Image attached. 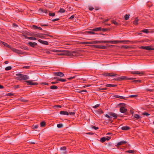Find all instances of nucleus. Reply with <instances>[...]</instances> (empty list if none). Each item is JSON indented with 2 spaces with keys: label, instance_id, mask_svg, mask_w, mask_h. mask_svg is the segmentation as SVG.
<instances>
[{
  "label": "nucleus",
  "instance_id": "f257e3e1",
  "mask_svg": "<svg viewBox=\"0 0 154 154\" xmlns=\"http://www.w3.org/2000/svg\"><path fill=\"white\" fill-rule=\"evenodd\" d=\"M16 75L17 76L16 79L19 80H26L29 79V76L26 75H23L21 74L18 73L16 74Z\"/></svg>",
  "mask_w": 154,
  "mask_h": 154
},
{
  "label": "nucleus",
  "instance_id": "f03ea898",
  "mask_svg": "<svg viewBox=\"0 0 154 154\" xmlns=\"http://www.w3.org/2000/svg\"><path fill=\"white\" fill-rule=\"evenodd\" d=\"M61 52H63V55H68L69 56H76V52L75 51H73L72 53L68 51L65 50H62Z\"/></svg>",
  "mask_w": 154,
  "mask_h": 154
},
{
  "label": "nucleus",
  "instance_id": "7ed1b4c3",
  "mask_svg": "<svg viewBox=\"0 0 154 154\" xmlns=\"http://www.w3.org/2000/svg\"><path fill=\"white\" fill-rule=\"evenodd\" d=\"M135 78H128L127 77L125 76H122L121 77H119L117 79H115V80L120 81V80H123L124 79H129V80H133L135 79Z\"/></svg>",
  "mask_w": 154,
  "mask_h": 154
},
{
  "label": "nucleus",
  "instance_id": "20e7f679",
  "mask_svg": "<svg viewBox=\"0 0 154 154\" xmlns=\"http://www.w3.org/2000/svg\"><path fill=\"white\" fill-rule=\"evenodd\" d=\"M88 46H91V47H94L95 48H100V49H105L106 48V47L105 46H100V45H88Z\"/></svg>",
  "mask_w": 154,
  "mask_h": 154
},
{
  "label": "nucleus",
  "instance_id": "39448f33",
  "mask_svg": "<svg viewBox=\"0 0 154 154\" xmlns=\"http://www.w3.org/2000/svg\"><path fill=\"white\" fill-rule=\"evenodd\" d=\"M45 35V34H41V33H38L35 34L33 35L36 37H38L42 38H44V35Z\"/></svg>",
  "mask_w": 154,
  "mask_h": 154
},
{
  "label": "nucleus",
  "instance_id": "423d86ee",
  "mask_svg": "<svg viewBox=\"0 0 154 154\" xmlns=\"http://www.w3.org/2000/svg\"><path fill=\"white\" fill-rule=\"evenodd\" d=\"M32 80H28L25 81L27 83V85H36L38 84V83L36 82H33Z\"/></svg>",
  "mask_w": 154,
  "mask_h": 154
},
{
  "label": "nucleus",
  "instance_id": "0eeeda50",
  "mask_svg": "<svg viewBox=\"0 0 154 154\" xmlns=\"http://www.w3.org/2000/svg\"><path fill=\"white\" fill-rule=\"evenodd\" d=\"M11 48L13 51L18 54H23V53L22 52V51H20L18 50L17 49L13 48Z\"/></svg>",
  "mask_w": 154,
  "mask_h": 154
},
{
  "label": "nucleus",
  "instance_id": "6e6552de",
  "mask_svg": "<svg viewBox=\"0 0 154 154\" xmlns=\"http://www.w3.org/2000/svg\"><path fill=\"white\" fill-rule=\"evenodd\" d=\"M60 152L62 154H66V148L65 147H63L60 148Z\"/></svg>",
  "mask_w": 154,
  "mask_h": 154
},
{
  "label": "nucleus",
  "instance_id": "1a4fd4ad",
  "mask_svg": "<svg viewBox=\"0 0 154 154\" xmlns=\"http://www.w3.org/2000/svg\"><path fill=\"white\" fill-rule=\"evenodd\" d=\"M131 73L133 74H138L140 75H144V73L143 72H140L139 71H132L131 72Z\"/></svg>",
  "mask_w": 154,
  "mask_h": 154
},
{
  "label": "nucleus",
  "instance_id": "9d476101",
  "mask_svg": "<svg viewBox=\"0 0 154 154\" xmlns=\"http://www.w3.org/2000/svg\"><path fill=\"white\" fill-rule=\"evenodd\" d=\"M55 75H57L60 77H63L64 74L62 72H57L54 73Z\"/></svg>",
  "mask_w": 154,
  "mask_h": 154
},
{
  "label": "nucleus",
  "instance_id": "9b49d317",
  "mask_svg": "<svg viewBox=\"0 0 154 154\" xmlns=\"http://www.w3.org/2000/svg\"><path fill=\"white\" fill-rule=\"evenodd\" d=\"M127 109L125 108L124 107H122L120 108V111L122 113H125L127 112Z\"/></svg>",
  "mask_w": 154,
  "mask_h": 154
},
{
  "label": "nucleus",
  "instance_id": "f8f14e48",
  "mask_svg": "<svg viewBox=\"0 0 154 154\" xmlns=\"http://www.w3.org/2000/svg\"><path fill=\"white\" fill-rule=\"evenodd\" d=\"M28 44L32 47H34L37 45V43L35 42H29Z\"/></svg>",
  "mask_w": 154,
  "mask_h": 154
},
{
  "label": "nucleus",
  "instance_id": "ddd939ff",
  "mask_svg": "<svg viewBox=\"0 0 154 154\" xmlns=\"http://www.w3.org/2000/svg\"><path fill=\"white\" fill-rule=\"evenodd\" d=\"M38 41L40 43H41L42 44L46 45L48 44V42L47 41H42V40L40 39H38Z\"/></svg>",
  "mask_w": 154,
  "mask_h": 154
},
{
  "label": "nucleus",
  "instance_id": "4468645a",
  "mask_svg": "<svg viewBox=\"0 0 154 154\" xmlns=\"http://www.w3.org/2000/svg\"><path fill=\"white\" fill-rule=\"evenodd\" d=\"M54 79H56L57 80L59 81L62 82H64L66 81V80L65 79H59L57 77H55L54 78Z\"/></svg>",
  "mask_w": 154,
  "mask_h": 154
},
{
  "label": "nucleus",
  "instance_id": "2eb2a0df",
  "mask_svg": "<svg viewBox=\"0 0 154 154\" xmlns=\"http://www.w3.org/2000/svg\"><path fill=\"white\" fill-rule=\"evenodd\" d=\"M60 113L61 115H68L69 114V113L66 111H61L60 112Z\"/></svg>",
  "mask_w": 154,
  "mask_h": 154
},
{
  "label": "nucleus",
  "instance_id": "dca6fc26",
  "mask_svg": "<svg viewBox=\"0 0 154 154\" xmlns=\"http://www.w3.org/2000/svg\"><path fill=\"white\" fill-rule=\"evenodd\" d=\"M127 143V142L124 140L118 143L117 146L125 144Z\"/></svg>",
  "mask_w": 154,
  "mask_h": 154
},
{
  "label": "nucleus",
  "instance_id": "f3484780",
  "mask_svg": "<svg viewBox=\"0 0 154 154\" xmlns=\"http://www.w3.org/2000/svg\"><path fill=\"white\" fill-rule=\"evenodd\" d=\"M88 44H98V41H91L89 42H87Z\"/></svg>",
  "mask_w": 154,
  "mask_h": 154
},
{
  "label": "nucleus",
  "instance_id": "a211bd4d",
  "mask_svg": "<svg viewBox=\"0 0 154 154\" xmlns=\"http://www.w3.org/2000/svg\"><path fill=\"white\" fill-rule=\"evenodd\" d=\"M114 97L116 98H119L122 99H123L124 100L125 99V98H126L125 97H123V96H121L118 95H115L114 96Z\"/></svg>",
  "mask_w": 154,
  "mask_h": 154
},
{
  "label": "nucleus",
  "instance_id": "6ab92c4d",
  "mask_svg": "<svg viewBox=\"0 0 154 154\" xmlns=\"http://www.w3.org/2000/svg\"><path fill=\"white\" fill-rule=\"evenodd\" d=\"M109 115L111 116L114 117V119L116 118L117 117V115L115 113H109Z\"/></svg>",
  "mask_w": 154,
  "mask_h": 154
},
{
  "label": "nucleus",
  "instance_id": "aec40b11",
  "mask_svg": "<svg viewBox=\"0 0 154 154\" xmlns=\"http://www.w3.org/2000/svg\"><path fill=\"white\" fill-rule=\"evenodd\" d=\"M109 41H105L104 40L98 41V43H109Z\"/></svg>",
  "mask_w": 154,
  "mask_h": 154
},
{
  "label": "nucleus",
  "instance_id": "412c9836",
  "mask_svg": "<svg viewBox=\"0 0 154 154\" xmlns=\"http://www.w3.org/2000/svg\"><path fill=\"white\" fill-rule=\"evenodd\" d=\"M130 129V128L127 126H123L121 127V129L123 130H127Z\"/></svg>",
  "mask_w": 154,
  "mask_h": 154
},
{
  "label": "nucleus",
  "instance_id": "4be33fe9",
  "mask_svg": "<svg viewBox=\"0 0 154 154\" xmlns=\"http://www.w3.org/2000/svg\"><path fill=\"white\" fill-rule=\"evenodd\" d=\"M145 49H146L148 50H154V48H151L150 46H145Z\"/></svg>",
  "mask_w": 154,
  "mask_h": 154
},
{
  "label": "nucleus",
  "instance_id": "5701e85b",
  "mask_svg": "<svg viewBox=\"0 0 154 154\" xmlns=\"http://www.w3.org/2000/svg\"><path fill=\"white\" fill-rule=\"evenodd\" d=\"M61 50H51L50 51L55 52H57V53H59V52H61Z\"/></svg>",
  "mask_w": 154,
  "mask_h": 154
},
{
  "label": "nucleus",
  "instance_id": "b1692460",
  "mask_svg": "<svg viewBox=\"0 0 154 154\" xmlns=\"http://www.w3.org/2000/svg\"><path fill=\"white\" fill-rule=\"evenodd\" d=\"M101 29V28L100 27H98L96 28L93 29V31H100Z\"/></svg>",
  "mask_w": 154,
  "mask_h": 154
},
{
  "label": "nucleus",
  "instance_id": "393cba45",
  "mask_svg": "<svg viewBox=\"0 0 154 154\" xmlns=\"http://www.w3.org/2000/svg\"><path fill=\"white\" fill-rule=\"evenodd\" d=\"M138 19L137 18V17L135 18V20L133 22V23L135 25H137L138 24L137 22L138 21Z\"/></svg>",
  "mask_w": 154,
  "mask_h": 154
},
{
  "label": "nucleus",
  "instance_id": "a878e982",
  "mask_svg": "<svg viewBox=\"0 0 154 154\" xmlns=\"http://www.w3.org/2000/svg\"><path fill=\"white\" fill-rule=\"evenodd\" d=\"M116 86H117V85H112V84H107L106 85V86L107 87H114Z\"/></svg>",
  "mask_w": 154,
  "mask_h": 154
},
{
  "label": "nucleus",
  "instance_id": "bb28decb",
  "mask_svg": "<svg viewBox=\"0 0 154 154\" xmlns=\"http://www.w3.org/2000/svg\"><path fill=\"white\" fill-rule=\"evenodd\" d=\"M50 88L52 89H57V87L56 86L53 85L51 86Z\"/></svg>",
  "mask_w": 154,
  "mask_h": 154
},
{
  "label": "nucleus",
  "instance_id": "cd10ccee",
  "mask_svg": "<svg viewBox=\"0 0 154 154\" xmlns=\"http://www.w3.org/2000/svg\"><path fill=\"white\" fill-rule=\"evenodd\" d=\"M109 43L111 44H116L119 42L118 41H109Z\"/></svg>",
  "mask_w": 154,
  "mask_h": 154
},
{
  "label": "nucleus",
  "instance_id": "c85d7f7f",
  "mask_svg": "<svg viewBox=\"0 0 154 154\" xmlns=\"http://www.w3.org/2000/svg\"><path fill=\"white\" fill-rule=\"evenodd\" d=\"M2 44L4 45L5 46H6L8 48H10L9 46L7 44V43H5V42H1Z\"/></svg>",
  "mask_w": 154,
  "mask_h": 154
},
{
  "label": "nucleus",
  "instance_id": "c756f323",
  "mask_svg": "<svg viewBox=\"0 0 154 154\" xmlns=\"http://www.w3.org/2000/svg\"><path fill=\"white\" fill-rule=\"evenodd\" d=\"M134 117L137 119H139L141 118L140 116L137 114L134 115Z\"/></svg>",
  "mask_w": 154,
  "mask_h": 154
},
{
  "label": "nucleus",
  "instance_id": "7c9ffc66",
  "mask_svg": "<svg viewBox=\"0 0 154 154\" xmlns=\"http://www.w3.org/2000/svg\"><path fill=\"white\" fill-rule=\"evenodd\" d=\"M106 140V138H105V137H103L101 138L100 139V141L102 143H103Z\"/></svg>",
  "mask_w": 154,
  "mask_h": 154
},
{
  "label": "nucleus",
  "instance_id": "2f4dec72",
  "mask_svg": "<svg viewBox=\"0 0 154 154\" xmlns=\"http://www.w3.org/2000/svg\"><path fill=\"white\" fill-rule=\"evenodd\" d=\"M130 16L129 14H126L125 16V19L126 20H128Z\"/></svg>",
  "mask_w": 154,
  "mask_h": 154
},
{
  "label": "nucleus",
  "instance_id": "473e14b6",
  "mask_svg": "<svg viewBox=\"0 0 154 154\" xmlns=\"http://www.w3.org/2000/svg\"><path fill=\"white\" fill-rule=\"evenodd\" d=\"M57 126L58 128H60L63 127V125L62 124H59L57 125Z\"/></svg>",
  "mask_w": 154,
  "mask_h": 154
},
{
  "label": "nucleus",
  "instance_id": "72a5a7b5",
  "mask_svg": "<svg viewBox=\"0 0 154 154\" xmlns=\"http://www.w3.org/2000/svg\"><path fill=\"white\" fill-rule=\"evenodd\" d=\"M94 31H93L92 30V31H87V32L88 33H90L92 34H95V33H94Z\"/></svg>",
  "mask_w": 154,
  "mask_h": 154
},
{
  "label": "nucleus",
  "instance_id": "f704fd0d",
  "mask_svg": "<svg viewBox=\"0 0 154 154\" xmlns=\"http://www.w3.org/2000/svg\"><path fill=\"white\" fill-rule=\"evenodd\" d=\"M27 38L29 39H31V40H36V38H34L32 37H29Z\"/></svg>",
  "mask_w": 154,
  "mask_h": 154
},
{
  "label": "nucleus",
  "instance_id": "c9c22d12",
  "mask_svg": "<svg viewBox=\"0 0 154 154\" xmlns=\"http://www.w3.org/2000/svg\"><path fill=\"white\" fill-rule=\"evenodd\" d=\"M65 11V10L63 8H60L58 12L60 13H63Z\"/></svg>",
  "mask_w": 154,
  "mask_h": 154
},
{
  "label": "nucleus",
  "instance_id": "e433bc0d",
  "mask_svg": "<svg viewBox=\"0 0 154 154\" xmlns=\"http://www.w3.org/2000/svg\"><path fill=\"white\" fill-rule=\"evenodd\" d=\"M103 75L105 76H111V75L110 73H104L103 74Z\"/></svg>",
  "mask_w": 154,
  "mask_h": 154
},
{
  "label": "nucleus",
  "instance_id": "4c0bfd02",
  "mask_svg": "<svg viewBox=\"0 0 154 154\" xmlns=\"http://www.w3.org/2000/svg\"><path fill=\"white\" fill-rule=\"evenodd\" d=\"M141 32H144L146 33H148L149 32L148 31V29H145L142 30L141 31Z\"/></svg>",
  "mask_w": 154,
  "mask_h": 154
},
{
  "label": "nucleus",
  "instance_id": "58836bf2",
  "mask_svg": "<svg viewBox=\"0 0 154 154\" xmlns=\"http://www.w3.org/2000/svg\"><path fill=\"white\" fill-rule=\"evenodd\" d=\"M11 69V66H9L5 68V70H9Z\"/></svg>",
  "mask_w": 154,
  "mask_h": 154
},
{
  "label": "nucleus",
  "instance_id": "ea45409f",
  "mask_svg": "<svg viewBox=\"0 0 154 154\" xmlns=\"http://www.w3.org/2000/svg\"><path fill=\"white\" fill-rule=\"evenodd\" d=\"M126 152H127L129 153H133L134 152V150H130L127 151H126Z\"/></svg>",
  "mask_w": 154,
  "mask_h": 154
},
{
  "label": "nucleus",
  "instance_id": "a19ab883",
  "mask_svg": "<svg viewBox=\"0 0 154 154\" xmlns=\"http://www.w3.org/2000/svg\"><path fill=\"white\" fill-rule=\"evenodd\" d=\"M44 51L45 53H46L47 54L51 53L50 52V51L48 49H45Z\"/></svg>",
  "mask_w": 154,
  "mask_h": 154
},
{
  "label": "nucleus",
  "instance_id": "79ce46f5",
  "mask_svg": "<svg viewBox=\"0 0 154 154\" xmlns=\"http://www.w3.org/2000/svg\"><path fill=\"white\" fill-rule=\"evenodd\" d=\"M143 114L144 116H148L150 115L149 114L146 112H144L143 113Z\"/></svg>",
  "mask_w": 154,
  "mask_h": 154
},
{
  "label": "nucleus",
  "instance_id": "37998d69",
  "mask_svg": "<svg viewBox=\"0 0 154 154\" xmlns=\"http://www.w3.org/2000/svg\"><path fill=\"white\" fill-rule=\"evenodd\" d=\"M40 125L41 127H44L45 125V122H42L40 123Z\"/></svg>",
  "mask_w": 154,
  "mask_h": 154
},
{
  "label": "nucleus",
  "instance_id": "c03bdc74",
  "mask_svg": "<svg viewBox=\"0 0 154 154\" xmlns=\"http://www.w3.org/2000/svg\"><path fill=\"white\" fill-rule=\"evenodd\" d=\"M137 97V95H130L129 96V97Z\"/></svg>",
  "mask_w": 154,
  "mask_h": 154
},
{
  "label": "nucleus",
  "instance_id": "a18cd8bd",
  "mask_svg": "<svg viewBox=\"0 0 154 154\" xmlns=\"http://www.w3.org/2000/svg\"><path fill=\"white\" fill-rule=\"evenodd\" d=\"M54 107L55 109H57L58 108H61V106L60 105H56L54 106Z\"/></svg>",
  "mask_w": 154,
  "mask_h": 154
},
{
  "label": "nucleus",
  "instance_id": "49530a36",
  "mask_svg": "<svg viewBox=\"0 0 154 154\" xmlns=\"http://www.w3.org/2000/svg\"><path fill=\"white\" fill-rule=\"evenodd\" d=\"M112 22L114 23V24L116 25H118V23L116 22V21L114 20H112Z\"/></svg>",
  "mask_w": 154,
  "mask_h": 154
},
{
  "label": "nucleus",
  "instance_id": "de8ad7c7",
  "mask_svg": "<svg viewBox=\"0 0 154 154\" xmlns=\"http://www.w3.org/2000/svg\"><path fill=\"white\" fill-rule=\"evenodd\" d=\"M49 15L51 16H55V14L54 13H49Z\"/></svg>",
  "mask_w": 154,
  "mask_h": 154
},
{
  "label": "nucleus",
  "instance_id": "09e8293b",
  "mask_svg": "<svg viewBox=\"0 0 154 154\" xmlns=\"http://www.w3.org/2000/svg\"><path fill=\"white\" fill-rule=\"evenodd\" d=\"M76 76H76V75H75V76H73V77H70V78H69L68 79L69 80H71V79H73L75 78H76Z\"/></svg>",
  "mask_w": 154,
  "mask_h": 154
},
{
  "label": "nucleus",
  "instance_id": "8fccbe9b",
  "mask_svg": "<svg viewBox=\"0 0 154 154\" xmlns=\"http://www.w3.org/2000/svg\"><path fill=\"white\" fill-rule=\"evenodd\" d=\"M110 74L111 75V76H116L117 75L116 74H114L113 73H111Z\"/></svg>",
  "mask_w": 154,
  "mask_h": 154
},
{
  "label": "nucleus",
  "instance_id": "3c124183",
  "mask_svg": "<svg viewBox=\"0 0 154 154\" xmlns=\"http://www.w3.org/2000/svg\"><path fill=\"white\" fill-rule=\"evenodd\" d=\"M38 125H34L33 126V129L37 128H38Z\"/></svg>",
  "mask_w": 154,
  "mask_h": 154
},
{
  "label": "nucleus",
  "instance_id": "603ef678",
  "mask_svg": "<svg viewBox=\"0 0 154 154\" xmlns=\"http://www.w3.org/2000/svg\"><path fill=\"white\" fill-rule=\"evenodd\" d=\"M99 106V104H97L93 106L94 108L96 109Z\"/></svg>",
  "mask_w": 154,
  "mask_h": 154
},
{
  "label": "nucleus",
  "instance_id": "864d4df0",
  "mask_svg": "<svg viewBox=\"0 0 154 154\" xmlns=\"http://www.w3.org/2000/svg\"><path fill=\"white\" fill-rule=\"evenodd\" d=\"M14 88L15 89L19 88V85H15L14 86Z\"/></svg>",
  "mask_w": 154,
  "mask_h": 154
},
{
  "label": "nucleus",
  "instance_id": "5fc2aeb1",
  "mask_svg": "<svg viewBox=\"0 0 154 154\" xmlns=\"http://www.w3.org/2000/svg\"><path fill=\"white\" fill-rule=\"evenodd\" d=\"M32 27L34 29H37L38 26H35V25H33L32 26Z\"/></svg>",
  "mask_w": 154,
  "mask_h": 154
},
{
  "label": "nucleus",
  "instance_id": "6e6d98bb",
  "mask_svg": "<svg viewBox=\"0 0 154 154\" xmlns=\"http://www.w3.org/2000/svg\"><path fill=\"white\" fill-rule=\"evenodd\" d=\"M69 113L71 115H74L75 114V112H69Z\"/></svg>",
  "mask_w": 154,
  "mask_h": 154
},
{
  "label": "nucleus",
  "instance_id": "4d7b16f0",
  "mask_svg": "<svg viewBox=\"0 0 154 154\" xmlns=\"http://www.w3.org/2000/svg\"><path fill=\"white\" fill-rule=\"evenodd\" d=\"M92 128H94L95 130H97L98 129V128L97 127H96L94 126H92Z\"/></svg>",
  "mask_w": 154,
  "mask_h": 154
},
{
  "label": "nucleus",
  "instance_id": "13d9d810",
  "mask_svg": "<svg viewBox=\"0 0 154 154\" xmlns=\"http://www.w3.org/2000/svg\"><path fill=\"white\" fill-rule=\"evenodd\" d=\"M48 11L46 9H44L43 12H44L46 14L47 13H48Z\"/></svg>",
  "mask_w": 154,
  "mask_h": 154
},
{
  "label": "nucleus",
  "instance_id": "bf43d9fd",
  "mask_svg": "<svg viewBox=\"0 0 154 154\" xmlns=\"http://www.w3.org/2000/svg\"><path fill=\"white\" fill-rule=\"evenodd\" d=\"M140 80H134L133 81V82H140Z\"/></svg>",
  "mask_w": 154,
  "mask_h": 154
},
{
  "label": "nucleus",
  "instance_id": "052dcab7",
  "mask_svg": "<svg viewBox=\"0 0 154 154\" xmlns=\"http://www.w3.org/2000/svg\"><path fill=\"white\" fill-rule=\"evenodd\" d=\"M86 92L87 91L86 90H83L81 91H80L79 92L80 93H81L82 94H83V93L82 92Z\"/></svg>",
  "mask_w": 154,
  "mask_h": 154
},
{
  "label": "nucleus",
  "instance_id": "680f3d73",
  "mask_svg": "<svg viewBox=\"0 0 154 154\" xmlns=\"http://www.w3.org/2000/svg\"><path fill=\"white\" fill-rule=\"evenodd\" d=\"M128 41H118L119 42H128Z\"/></svg>",
  "mask_w": 154,
  "mask_h": 154
},
{
  "label": "nucleus",
  "instance_id": "e2e57ef3",
  "mask_svg": "<svg viewBox=\"0 0 154 154\" xmlns=\"http://www.w3.org/2000/svg\"><path fill=\"white\" fill-rule=\"evenodd\" d=\"M44 10V9H39V12H43Z\"/></svg>",
  "mask_w": 154,
  "mask_h": 154
},
{
  "label": "nucleus",
  "instance_id": "0e129e2a",
  "mask_svg": "<svg viewBox=\"0 0 154 154\" xmlns=\"http://www.w3.org/2000/svg\"><path fill=\"white\" fill-rule=\"evenodd\" d=\"M60 53L57 54L58 55H63V52H60Z\"/></svg>",
  "mask_w": 154,
  "mask_h": 154
},
{
  "label": "nucleus",
  "instance_id": "69168bd1",
  "mask_svg": "<svg viewBox=\"0 0 154 154\" xmlns=\"http://www.w3.org/2000/svg\"><path fill=\"white\" fill-rule=\"evenodd\" d=\"M146 90L151 92L153 91V89H146Z\"/></svg>",
  "mask_w": 154,
  "mask_h": 154
},
{
  "label": "nucleus",
  "instance_id": "338daca9",
  "mask_svg": "<svg viewBox=\"0 0 154 154\" xmlns=\"http://www.w3.org/2000/svg\"><path fill=\"white\" fill-rule=\"evenodd\" d=\"M41 84L42 85H48V83H46V82H42L41 83Z\"/></svg>",
  "mask_w": 154,
  "mask_h": 154
},
{
  "label": "nucleus",
  "instance_id": "774afa93",
  "mask_svg": "<svg viewBox=\"0 0 154 154\" xmlns=\"http://www.w3.org/2000/svg\"><path fill=\"white\" fill-rule=\"evenodd\" d=\"M7 96H12L13 95V94L10 93L7 94Z\"/></svg>",
  "mask_w": 154,
  "mask_h": 154
}]
</instances>
